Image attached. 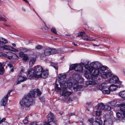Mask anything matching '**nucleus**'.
Wrapping results in <instances>:
<instances>
[{"mask_svg": "<svg viewBox=\"0 0 125 125\" xmlns=\"http://www.w3.org/2000/svg\"><path fill=\"white\" fill-rule=\"evenodd\" d=\"M36 48L37 49H40L42 48V47L40 45H38L36 47Z\"/></svg>", "mask_w": 125, "mask_h": 125, "instance_id": "nucleus-52", "label": "nucleus"}, {"mask_svg": "<svg viewBox=\"0 0 125 125\" xmlns=\"http://www.w3.org/2000/svg\"><path fill=\"white\" fill-rule=\"evenodd\" d=\"M77 80L76 83H75V82L73 83L70 82L69 81V82L68 81L67 83L65 82L63 85H62L60 84V86L61 87L64 88H66L67 87L69 89L73 87V89L75 91H77V89L82 88V85H78V83H81L83 81V78L82 77H79V80L78 79Z\"/></svg>", "mask_w": 125, "mask_h": 125, "instance_id": "nucleus-3", "label": "nucleus"}, {"mask_svg": "<svg viewBox=\"0 0 125 125\" xmlns=\"http://www.w3.org/2000/svg\"><path fill=\"white\" fill-rule=\"evenodd\" d=\"M8 99V98L4 96L1 100L0 103L1 106H5L7 102Z\"/></svg>", "mask_w": 125, "mask_h": 125, "instance_id": "nucleus-16", "label": "nucleus"}, {"mask_svg": "<svg viewBox=\"0 0 125 125\" xmlns=\"http://www.w3.org/2000/svg\"><path fill=\"white\" fill-rule=\"evenodd\" d=\"M8 66L10 68H11V69L10 70V71L11 72H13V66L10 64H7Z\"/></svg>", "mask_w": 125, "mask_h": 125, "instance_id": "nucleus-41", "label": "nucleus"}, {"mask_svg": "<svg viewBox=\"0 0 125 125\" xmlns=\"http://www.w3.org/2000/svg\"><path fill=\"white\" fill-rule=\"evenodd\" d=\"M51 49L48 48H46L45 50L44 54L46 56H48L51 54Z\"/></svg>", "mask_w": 125, "mask_h": 125, "instance_id": "nucleus-19", "label": "nucleus"}, {"mask_svg": "<svg viewBox=\"0 0 125 125\" xmlns=\"http://www.w3.org/2000/svg\"><path fill=\"white\" fill-rule=\"evenodd\" d=\"M6 57H7V58L9 59V60H10L13 57V56L12 55H7V56H5Z\"/></svg>", "mask_w": 125, "mask_h": 125, "instance_id": "nucleus-54", "label": "nucleus"}, {"mask_svg": "<svg viewBox=\"0 0 125 125\" xmlns=\"http://www.w3.org/2000/svg\"><path fill=\"white\" fill-rule=\"evenodd\" d=\"M118 87V86L115 85L113 84L111 85L109 88H108L109 90H110V91H113L116 90Z\"/></svg>", "mask_w": 125, "mask_h": 125, "instance_id": "nucleus-21", "label": "nucleus"}, {"mask_svg": "<svg viewBox=\"0 0 125 125\" xmlns=\"http://www.w3.org/2000/svg\"><path fill=\"white\" fill-rule=\"evenodd\" d=\"M43 70V68L40 65H38L34 67V71L36 75V78H37L39 75L41 73Z\"/></svg>", "mask_w": 125, "mask_h": 125, "instance_id": "nucleus-7", "label": "nucleus"}, {"mask_svg": "<svg viewBox=\"0 0 125 125\" xmlns=\"http://www.w3.org/2000/svg\"><path fill=\"white\" fill-rule=\"evenodd\" d=\"M59 51H60V49L57 50L55 49H51V54L60 53Z\"/></svg>", "mask_w": 125, "mask_h": 125, "instance_id": "nucleus-25", "label": "nucleus"}, {"mask_svg": "<svg viewBox=\"0 0 125 125\" xmlns=\"http://www.w3.org/2000/svg\"><path fill=\"white\" fill-rule=\"evenodd\" d=\"M61 88H60L58 87L57 88H55V90L56 91L58 92V91H60L61 90Z\"/></svg>", "mask_w": 125, "mask_h": 125, "instance_id": "nucleus-57", "label": "nucleus"}, {"mask_svg": "<svg viewBox=\"0 0 125 125\" xmlns=\"http://www.w3.org/2000/svg\"><path fill=\"white\" fill-rule=\"evenodd\" d=\"M109 104L111 105V106H115L116 104V102L114 101H112L109 103Z\"/></svg>", "mask_w": 125, "mask_h": 125, "instance_id": "nucleus-40", "label": "nucleus"}, {"mask_svg": "<svg viewBox=\"0 0 125 125\" xmlns=\"http://www.w3.org/2000/svg\"><path fill=\"white\" fill-rule=\"evenodd\" d=\"M36 93H37V95L38 96H39L42 94V93L39 89H36L31 91L29 92V94H31L33 98H34Z\"/></svg>", "mask_w": 125, "mask_h": 125, "instance_id": "nucleus-8", "label": "nucleus"}, {"mask_svg": "<svg viewBox=\"0 0 125 125\" xmlns=\"http://www.w3.org/2000/svg\"><path fill=\"white\" fill-rule=\"evenodd\" d=\"M85 33L84 32H81L78 34V35L77 37L80 36H83L84 34Z\"/></svg>", "mask_w": 125, "mask_h": 125, "instance_id": "nucleus-47", "label": "nucleus"}, {"mask_svg": "<svg viewBox=\"0 0 125 125\" xmlns=\"http://www.w3.org/2000/svg\"><path fill=\"white\" fill-rule=\"evenodd\" d=\"M21 75L20 74H19V75L17 79L18 82L17 83V84H20L21 82L25 81L27 79V78L26 77H25L23 76H21Z\"/></svg>", "mask_w": 125, "mask_h": 125, "instance_id": "nucleus-12", "label": "nucleus"}, {"mask_svg": "<svg viewBox=\"0 0 125 125\" xmlns=\"http://www.w3.org/2000/svg\"><path fill=\"white\" fill-rule=\"evenodd\" d=\"M34 63H29V66L30 67H32L34 65Z\"/></svg>", "mask_w": 125, "mask_h": 125, "instance_id": "nucleus-62", "label": "nucleus"}, {"mask_svg": "<svg viewBox=\"0 0 125 125\" xmlns=\"http://www.w3.org/2000/svg\"><path fill=\"white\" fill-rule=\"evenodd\" d=\"M107 73V76H108L109 77L111 76L112 74V73L111 71H109L108 72H106Z\"/></svg>", "mask_w": 125, "mask_h": 125, "instance_id": "nucleus-45", "label": "nucleus"}, {"mask_svg": "<svg viewBox=\"0 0 125 125\" xmlns=\"http://www.w3.org/2000/svg\"><path fill=\"white\" fill-rule=\"evenodd\" d=\"M32 49H28L27 48L24 47H21L20 48L19 50L20 51H22L24 52H30L31 51Z\"/></svg>", "mask_w": 125, "mask_h": 125, "instance_id": "nucleus-20", "label": "nucleus"}, {"mask_svg": "<svg viewBox=\"0 0 125 125\" xmlns=\"http://www.w3.org/2000/svg\"><path fill=\"white\" fill-rule=\"evenodd\" d=\"M7 21V19L3 17H0V21Z\"/></svg>", "mask_w": 125, "mask_h": 125, "instance_id": "nucleus-48", "label": "nucleus"}, {"mask_svg": "<svg viewBox=\"0 0 125 125\" xmlns=\"http://www.w3.org/2000/svg\"><path fill=\"white\" fill-rule=\"evenodd\" d=\"M7 54H6L4 53L0 52V55H1L4 56H7V55H13V53L12 52H7Z\"/></svg>", "mask_w": 125, "mask_h": 125, "instance_id": "nucleus-29", "label": "nucleus"}, {"mask_svg": "<svg viewBox=\"0 0 125 125\" xmlns=\"http://www.w3.org/2000/svg\"><path fill=\"white\" fill-rule=\"evenodd\" d=\"M102 121L101 118L99 117H97L95 118V122H93L92 125H102Z\"/></svg>", "mask_w": 125, "mask_h": 125, "instance_id": "nucleus-13", "label": "nucleus"}, {"mask_svg": "<svg viewBox=\"0 0 125 125\" xmlns=\"http://www.w3.org/2000/svg\"><path fill=\"white\" fill-rule=\"evenodd\" d=\"M120 110L121 112L125 114V105L124 104H121L120 106Z\"/></svg>", "mask_w": 125, "mask_h": 125, "instance_id": "nucleus-23", "label": "nucleus"}, {"mask_svg": "<svg viewBox=\"0 0 125 125\" xmlns=\"http://www.w3.org/2000/svg\"><path fill=\"white\" fill-rule=\"evenodd\" d=\"M111 109V107L109 104H106L104 105V110L106 111H109Z\"/></svg>", "mask_w": 125, "mask_h": 125, "instance_id": "nucleus-32", "label": "nucleus"}, {"mask_svg": "<svg viewBox=\"0 0 125 125\" xmlns=\"http://www.w3.org/2000/svg\"><path fill=\"white\" fill-rule=\"evenodd\" d=\"M104 105L102 103H100L98 104V110H104Z\"/></svg>", "mask_w": 125, "mask_h": 125, "instance_id": "nucleus-28", "label": "nucleus"}, {"mask_svg": "<svg viewBox=\"0 0 125 125\" xmlns=\"http://www.w3.org/2000/svg\"><path fill=\"white\" fill-rule=\"evenodd\" d=\"M43 125H50V124H49V123H45V124H43Z\"/></svg>", "mask_w": 125, "mask_h": 125, "instance_id": "nucleus-63", "label": "nucleus"}, {"mask_svg": "<svg viewBox=\"0 0 125 125\" xmlns=\"http://www.w3.org/2000/svg\"><path fill=\"white\" fill-rule=\"evenodd\" d=\"M30 125H43V122H34L31 123Z\"/></svg>", "mask_w": 125, "mask_h": 125, "instance_id": "nucleus-31", "label": "nucleus"}, {"mask_svg": "<svg viewBox=\"0 0 125 125\" xmlns=\"http://www.w3.org/2000/svg\"><path fill=\"white\" fill-rule=\"evenodd\" d=\"M95 120L94 118H91L88 119V121L92 125L93 124V122H95Z\"/></svg>", "mask_w": 125, "mask_h": 125, "instance_id": "nucleus-37", "label": "nucleus"}, {"mask_svg": "<svg viewBox=\"0 0 125 125\" xmlns=\"http://www.w3.org/2000/svg\"><path fill=\"white\" fill-rule=\"evenodd\" d=\"M107 84L105 83H103L101 85H98L97 86L98 89L100 90H102L103 89H105L107 87Z\"/></svg>", "mask_w": 125, "mask_h": 125, "instance_id": "nucleus-15", "label": "nucleus"}, {"mask_svg": "<svg viewBox=\"0 0 125 125\" xmlns=\"http://www.w3.org/2000/svg\"><path fill=\"white\" fill-rule=\"evenodd\" d=\"M21 70L19 74H21L23 73V71H24V69L22 66L21 67Z\"/></svg>", "mask_w": 125, "mask_h": 125, "instance_id": "nucleus-55", "label": "nucleus"}, {"mask_svg": "<svg viewBox=\"0 0 125 125\" xmlns=\"http://www.w3.org/2000/svg\"><path fill=\"white\" fill-rule=\"evenodd\" d=\"M110 93V91L109 90H104L102 91V93L104 94H108Z\"/></svg>", "mask_w": 125, "mask_h": 125, "instance_id": "nucleus-38", "label": "nucleus"}, {"mask_svg": "<svg viewBox=\"0 0 125 125\" xmlns=\"http://www.w3.org/2000/svg\"><path fill=\"white\" fill-rule=\"evenodd\" d=\"M23 122L24 124H26L28 123V121L27 119V117H25V118L23 120Z\"/></svg>", "mask_w": 125, "mask_h": 125, "instance_id": "nucleus-49", "label": "nucleus"}, {"mask_svg": "<svg viewBox=\"0 0 125 125\" xmlns=\"http://www.w3.org/2000/svg\"><path fill=\"white\" fill-rule=\"evenodd\" d=\"M36 56H35V57H33L30 61V62H35L36 60Z\"/></svg>", "mask_w": 125, "mask_h": 125, "instance_id": "nucleus-39", "label": "nucleus"}, {"mask_svg": "<svg viewBox=\"0 0 125 125\" xmlns=\"http://www.w3.org/2000/svg\"><path fill=\"white\" fill-rule=\"evenodd\" d=\"M67 99L69 101V102H71L72 101V100L70 97H68Z\"/></svg>", "mask_w": 125, "mask_h": 125, "instance_id": "nucleus-61", "label": "nucleus"}, {"mask_svg": "<svg viewBox=\"0 0 125 125\" xmlns=\"http://www.w3.org/2000/svg\"><path fill=\"white\" fill-rule=\"evenodd\" d=\"M81 63L83 65V63ZM83 65H81V64L76 63L71 65L70 67V70L74 69L76 71L82 72L83 70Z\"/></svg>", "mask_w": 125, "mask_h": 125, "instance_id": "nucleus-5", "label": "nucleus"}, {"mask_svg": "<svg viewBox=\"0 0 125 125\" xmlns=\"http://www.w3.org/2000/svg\"><path fill=\"white\" fill-rule=\"evenodd\" d=\"M90 62L88 60L82 59L81 60V62Z\"/></svg>", "mask_w": 125, "mask_h": 125, "instance_id": "nucleus-43", "label": "nucleus"}, {"mask_svg": "<svg viewBox=\"0 0 125 125\" xmlns=\"http://www.w3.org/2000/svg\"><path fill=\"white\" fill-rule=\"evenodd\" d=\"M119 95L121 97L125 98V91L120 92L119 93Z\"/></svg>", "mask_w": 125, "mask_h": 125, "instance_id": "nucleus-30", "label": "nucleus"}, {"mask_svg": "<svg viewBox=\"0 0 125 125\" xmlns=\"http://www.w3.org/2000/svg\"><path fill=\"white\" fill-rule=\"evenodd\" d=\"M10 50L14 52L18 51L17 49H15L14 48H13V47L11 46H10Z\"/></svg>", "mask_w": 125, "mask_h": 125, "instance_id": "nucleus-46", "label": "nucleus"}, {"mask_svg": "<svg viewBox=\"0 0 125 125\" xmlns=\"http://www.w3.org/2000/svg\"><path fill=\"white\" fill-rule=\"evenodd\" d=\"M101 113L100 111H97L96 112V115L97 116L100 115Z\"/></svg>", "mask_w": 125, "mask_h": 125, "instance_id": "nucleus-51", "label": "nucleus"}, {"mask_svg": "<svg viewBox=\"0 0 125 125\" xmlns=\"http://www.w3.org/2000/svg\"><path fill=\"white\" fill-rule=\"evenodd\" d=\"M39 99L42 101H44V98L43 97H39Z\"/></svg>", "mask_w": 125, "mask_h": 125, "instance_id": "nucleus-58", "label": "nucleus"}, {"mask_svg": "<svg viewBox=\"0 0 125 125\" xmlns=\"http://www.w3.org/2000/svg\"><path fill=\"white\" fill-rule=\"evenodd\" d=\"M121 113L120 112H118L116 114L117 117L118 118H123L125 117V114L121 112Z\"/></svg>", "mask_w": 125, "mask_h": 125, "instance_id": "nucleus-24", "label": "nucleus"}, {"mask_svg": "<svg viewBox=\"0 0 125 125\" xmlns=\"http://www.w3.org/2000/svg\"><path fill=\"white\" fill-rule=\"evenodd\" d=\"M27 76L29 78H30L34 77L36 78V75L34 71V70L33 71L30 69L28 70Z\"/></svg>", "mask_w": 125, "mask_h": 125, "instance_id": "nucleus-11", "label": "nucleus"}, {"mask_svg": "<svg viewBox=\"0 0 125 125\" xmlns=\"http://www.w3.org/2000/svg\"><path fill=\"white\" fill-rule=\"evenodd\" d=\"M82 39L83 40L86 41H94V39H92L91 38H89L87 35H83L82 37Z\"/></svg>", "mask_w": 125, "mask_h": 125, "instance_id": "nucleus-27", "label": "nucleus"}, {"mask_svg": "<svg viewBox=\"0 0 125 125\" xmlns=\"http://www.w3.org/2000/svg\"><path fill=\"white\" fill-rule=\"evenodd\" d=\"M113 121L110 118H107L104 121V125H112Z\"/></svg>", "mask_w": 125, "mask_h": 125, "instance_id": "nucleus-14", "label": "nucleus"}, {"mask_svg": "<svg viewBox=\"0 0 125 125\" xmlns=\"http://www.w3.org/2000/svg\"><path fill=\"white\" fill-rule=\"evenodd\" d=\"M31 94L29 93L26 95L24 96L22 100H21L20 103L21 108L25 110H29L30 109L29 106L32 105L33 98Z\"/></svg>", "mask_w": 125, "mask_h": 125, "instance_id": "nucleus-2", "label": "nucleus"}, {"mask_svg": "<svg viewBox=\"0 0 125 125\" xmlns=\"http://www.w3.org/2000/svg\"><path fill=\"white\" fill-rule=\"evenodd\" d=\"M101 77L104 79H106L107 77V73L105 71H101L100 72Z\"/></svg>", "mask_w": 125, "mask_h": 125, "instance_id": "nucleus-26", "label": "nucleus"}, {"mask_svg": "<svg viewBox=\"0 0 125 125\" xmlns=\"http://www.w3.org/2000/svg\"><path fill=\"white\" fill-rule=\"evenodd\" d=\"M12 56L15 59H18L19 58L18 56L14 53H13Z\"/></svg>", "mask_w": 125, "mask_h": 125, "instance_id": "nucleus-50", "label": "nucleus"}, {"mask_svg": "<svg viewBox=\"0 0 125 125\" xmlns=\"http://www.w3.org/2000/svg\"><path fill=\"white\" fill-rule=\"evenodd\" d=\"M8 41L5 39L3 38H0V43L2 42L6 44L8 43Z\"/></svg>", "mask_w": 125, "mask_h": 125, "instance_id": "nucleus-33", "label": "nucleus"}, {"mask_svg": "<svg viewBox=\"0 0 125 125\" xmlns=\"http://www.w3.org/2000/svg\"><path fill=\"white\" fill-rule=\"evenodd\" d=\"M83 65L85 68L87 69V70L85 72L84 74L85 77L88 79H92V75L91 73H92L93 70V68L91 67V68L89 66V64L88 63H83Z\"/></svg>", "mask_w": 125, "mask_h": 125, "instance_id": "nucleus-4", "label": "nucleus"}, {"mask_svg": "<svg viewBox=\"0 0 125 125\" xmlns=\"http://www.w3.org/2000/svg\"><path fill=\"white\" fill-rule=\"evenodd\" d=\"M0 48H2L4 49L10 50V46L6 45H4L2 46H1L0 45Z\"/></svg>", "mask_w": 125, "mask_h": 125, "instance_id": "nucleus-34", "label": "nucleus"}, {"mask_svg": "<svg viewBox=\"0 0 125 125\" xmlns=\"http://www.w3.org/2000/svg\"><path fill=\"white\" fill-rule=\"evenodd\" d=\"M8 124L7 123L5 122L2 124V125H8Z\"/></svg>", "mask_w": 125, "mask_h": 125, "instance_id": "nucleus-64", "label": "nucleus"}, {"mask_svg": "<svg viewBox=\"0 0 125 125\" xmlns=\"http://www.w3.org/2000/svg\"><path fill=\"white\" fill-rule=\"evenodd\" d=\"M62 88H63V91L62 93V95L64 96H65L66 95H70L72 93L71 92H68L67 91L66 88H63L61 87Z\"/></svg>", "mask_w": 125, "mask_h": 125, "instance_id": "nucleus-17", "label": "nucleus"}, {"mask_svg": "<svg viewBox=\"0 0 125 125\" xmlns=\"http://www.w3.org/2000/svg\"><path fill=\"white\" fill-rule=\"evenodd\" d=\"M5 120V118H3L1 120H0V124L2 123Z\"/></svg>", "mask_w": 125, "mask_h": 125, "instance_id": "nucleus-59", "label": "nucleus"}, {"mask_svg": "<svg viewBox=\"0 0 125 125\" xmlns=\"http://www.w3.org/2000/svg\"><path fill=\"white\" fill-rule=\"evenodd\" d=\"M51 31L54 34H57V31H56L55 29V28H52L51 29Z\"/></svg>", "mask_w": 125, "mask_h": 125, "instance_id": "nucleus-44", "label": "nucleus"}, {"mask_svg": "<svg viewBox=\"0 0 125 125\" xmlns=\"http://www.w3.org/2000/svg\"><path fill=\"white\" fill-rule=\"evenodd\" d=\"M0 75H2L4 72V69L3 67L5 66V64L4 63H0Z\"/></svg>", "mask_w": 125, "mask_h": 125, "instance_id": "nucleus-18", "label": "nucleus"}, {"mask_svg": "<svg viewBox=\"0 0 125 125\" xmlns=\"http://www.w3.org/2000/svg\"><path fill=\"white\" fill-rule=\"evenodd\" d=\"M58 77V81L60 85V84L63 85L66 82L64 80V79L66 78V75L63 74H60L59 75Z\"/></svg>", "mask_w": 125, "mask_h": 125, "instance_id": "nucleus-9", "label": "nucleus"}, {"mask_svg": "<svg viewBox=\"0 0 125 125\" xmlns=\"http://www.w3.org/2000/svg\"><path fill=\"white\" fill-rule=\"evenodd\" d=\"M109 82L110 83H117L120 85L119 87H122L121 84L122 82L119 80L118 77L117 76H114L111 78L109 80Z\"/></svg>", "mask_w": 125, "mask_h": 125, "instance_id": "nucleus-6", "label": "nucleus"}, {"mask_svg": "<svg viewBox=\"0 0 125 125\" xmlns=\"http://www.w3.org/2000/svg\"><path fill=\"white\" fill-rule=\"evenodd\" d=\"M108 68L106 66H102L100 67V69L101 71H104L106 70Z\"/></svg>", "mask_w": 125, "mask_h": 125, "instance_id": "nucleus-35", "label": "nucleus"}, {"mask_svg": "<svg viewBox=\"0 0 125 125\" xmlns=\"http://www.w3.org/2000/svg\"><path fill=\"white\" fill-rule=\"evenodd\" d=\"M23 58V59L25 61H27L29 59V56L27 54H25Z\"/></svg>", "mask_w": 125, "mask_h": 125, "instance_id": "nucleus-36", "label": "nucleus"}, {"mask_svg": "<svg viewBox=\"0 0 125 125\" xmlns=\"http://www.w3.org/2000/svg\"><path fill=\"white\" fill-rule=\"evenodd\" d=\"M75 115V114L74 113H70V114H69V118L70 116H71Z\"/></svg>", "mask_w": 125, "mask_h": 125, "instance_id": "nucleus-56", "label": "nucleus"}, {"mask_svg": "<svg viewBox=\"0 0 125 125\" xmlns=\"http://www.w3.org/2000/svg\"><path fill=\"white\" fill-rule=\"evenodd\" d=\"M97 64L95 63H90L89 64V66H90L91 68V67H92L93 68L92 71L93 70H94V71L92 73V81H87L86 82V84L87 85L95 84L97 83L100 81V79L98 76L99 72L98 69L99 67L96 66Z\"/></svg>", "mask_w": 125, "mask_h": 125, "instance_id": "nucleus-1", "label": "nucleus"}, {"mask_svg": "<svg viewBox=\"0 0 125 125\" xmlns=\"http://www.w3.org/2000/svg\"><path fill=\"white\" fill-rule=\"evenodd\" d=\"M25 54L22 51H21L19 53V56L21 58L23 57Z\"/></svg>", "mask_w": 125, "mask_h": 125, "instance_id": "nucleus-42", "label": "nucleus"}, {"mask_svg": "<svg viewBox=\"0 0 125 125\" xmlns=\"http://www.w3.org/2000/svg\"><path fill=\"white\" fill-rule=\"evenodd\" d=\"M48 71L47 70H43L41 73L39 75L37 78L41 77L43 78H46L48 76Z\"/></svg>", "mask_w": 125, "mask_h": 125, "instance_id": "nucleus-10", "label": "nucleus"}, {"mask_svg": "<svg viewBox=\"0 0 125 125\" xmlns=\"http://www.w3.org/2000/svg\"><path fill=\"white\" fill-rule=\"evenodd\" d=\"M54 118L53 115V114L51 113L50 114L48 115V122L50 123L51 122L53 121Z\"/></svg>", "mask_w": 125, "mask_h": 125, "instance_id": "nucleus-22", "label": "nucleus"}, {"mask_svg": "<svg viewBox=\"0 0 125 125\" xmlns=\"http://www.w3.org/2000/svg\"><path fill=\"white\" fill-rule=\"evenodd\" d=\"M52 66L54 68L56 69V70H57L58 69V67L57 66H54L53 65H52Z\"/></svg>", "mask_w": 125, "mask_h": 125, "instance_id": "nucleus-60", "label": "nucleus"}, {"mask_svg": "<svg viewBox=\"0 0 125 125\" xmlns=\"http://www.w3.org/2000/svg\"><path fill=\"white\" fill-rule=\"evenodd\" d=\"M12 91V90H10L8 92L7 94L5 95L4 96H5V97H7V98H8V95L9 94H10V93Z\"/></svg>", "mask_w": 125, "mask_h": 125, "instance_id": "nucleus-53", "label": "nucleus"}]
</instances>
